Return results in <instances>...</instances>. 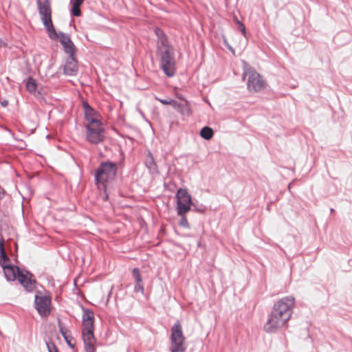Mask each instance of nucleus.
Segmentation results:
<instances>
[{"label": "nucleus", "mask_w": 352, "mask_h": 352, "mask_svg": "<svg viewBox=\"0 0 352 352\" xmlns=\"http://www.w3.org/2000/svg\"><path fill=\"white\" fill-rule=\"evenodd\" d=\"M294 298L285 297L278 300L268 316L263 329L267 333H273L283 327L292 316V310L294 307Z\"/></svg>", "instance_id": "f257e3e1"}, {"label": "nucleus", "mask_w": 352, "mask_h": 352, "mask_svg": "<svg viewBox=\"0 0 352 352\" xmlns=\"http://www.w3.org/2000/svg\"><path fill=\"white\" fill-rule=\"evenodd\" d=\"M94 314L89 309H85L82 316V336L86 352H95L96 339L94 335Z\"/></svg>", "instance_id": "f03ea898"}, {"label": "nucleus", "mask_w": 352, "mask_h": 352, "mask_svg": "<svg viewBox=\"0 0 352 352\" xmlns=\"http://www.w3.org/2000/svg\"><path fill=\"white\" fill-rule=\"evenodd\" d=\"M37 6L41 20L50 38L57 36L52 20V9L49 0H37Z\"/></svg>", "instance_id": "7ed1b4c3"}, {"label": "nucleus", "mask_w": 352, "mask_h": 352, "mask_svg": "<svg viewBox=\"0 0 352 352\" xmlns=\"http://www.w3.org/2000/svg\"><path fill=\"white\" fill-rule=\"evenodd\" d=\"M170 352H184L186 351V338L179 321L175 323L170 329Z\"/></svg>", "instance_id": "20e7f679"}, {"label": "nucleus", "mask_w": 352, "mask_h": 352, "mask_svg": "<svg viewBox=\"0 0 352 352\" xmlns=\"http://www.w3.org/2000/svg\"><path fill=\"white\" fill-rule=\"evenodd\" d=\"M117 172V164L111 162H102L96 170V180L98 184L105 187V184L113 179Z\"/></svg>", "instance_id": "39448f33"}, {"label": "nucleus", "mask_w": 352, "mask_h": 352, "mask_svg": "<svg viewBox=\"0 0 352 352\" xmlns=\"http://www.w3.org/2000/svg\"><path fill=\"white\" fill-rule=\"evenodd\" d=\"M157 51L161 56L162 69L168 76H173L175 74V60L170 47H158Z\"/></svg>", "instance_id": "423d86ee"}, {"label": "nucleus", "mask_w": 352, "mask_h": 352, "mask_svg": "<svg viewBox=\"0 0 352 352\" xmlns=\"http://www.w3.org/2000/svg\"><path fill=\"white\" fill-rule=\"evenodd\" d=\"M34 305L41 317L48 316L52 309L50 295L38 292L35 296Z\"/></svg>", "instance_id": "0eeeda50"}, {"label": "nucleus", "mask_w": 352, "mask_h": 352, "mask_svg": "<svg viewBox=\"0 0 352 352\" xmlns=\"http://www.w3.org/2000/svg\"><path fill=\"white\" fill-rule=\"evenodd\" d=\"M248 78L247 86L250 91H259L264 89L265 82L254 69L248 67L243 72V78Z\"/></svg>", "instance_id": "6e6552de"}, {"label": "nucleus", "mask_w": 352, "mask_h": 352, "mask_svg": "<svg viewBox=\"0 0 352 352\" xmlns=\"http://www.w3.org/2000/svg\"><path fill=\"white\" fill-rule=\"evenodd\" d=\"M104 129L101 122L87 124L86 138L91 144H99L104 140Z\"/></svg>", "instance_id": "1a4fd4ad"}, {"label": "nucleus", "mask_w": 352, "mask_h": 352, "mask_svg": "<svg viewBox=\"0 0 352 352\" xmlns=\"http://www.w3.org/2000/svg\"><path fill=\"white\" fill-rule=\"evenodd\" d=\"M176 197L177 214H186L192 205L191 197L186 190L180 188L177 190Z\"/></svg>", "instance_id": "9d476101"}, {"label": "nucleus", "mask_w": 352, "mask_h": 352, "mask_svg": "<svg viewBox=\"0 0 352 352\" xmlns=\"http://www.w3.org/2000/svg\"><path fill=\"white\" fill-rule=\"evenodd\" d=\"M28 292H32L35 288V280L33 275L26 270H21L16 278Z\"/></svg>", "instance_id": "9b49d317"}, {"label": "nucleus", "mask_w": 352, "mask_h": 352, "mask_svg": "<svg viewBox=\"0 0 352 352\" xmlns=\"http://www.w3.org/2000/svg\"><path fill=\"white\" fill-rule=\"evenodd\" d=\"M53 38H58L60 43L64 47L65 51L69 55H74L76 47L73 42L71 41L68 35L63 33H57V36Z\"/></svg>", "instance_id": "f8f14e48"}, {"label": "nucleus", "mask_w": 352, "mask_h": 352, "mask_svg": "<svg viewBox=\"0 0 352 352\" xmlns=\"http://www.w3.org/2000/svg\"><path fill=\"white\" fill-rule=\"evenodd\" d=\"M77 60L74 55H69L65 64L63 66L64 74L69 76H75L78 72Z\"/></svg>", "instance_id": "ddd939ff"}, {"label": "nucleus", "mask_w": 352, "mask_h": 352, "mask_svg": "<svg viewBox=\"0 0 352 352\" xmlns=\"http://www.w3.org/2000/svg\"><path fill=\"white\" fill-rule=\"evenodd\" d=\"M173 107L182 116H189L192 113L190 103L186 99H183L182 102H179L175 100Z\"/></svg>", "instance_id": "4468645a"}, {"label": "nucleus", "mask_w": 352, "mask_h": 352, "mask_svg": "<svg viewBox=\"0 0 352 352\" xmlns=\"http://www.w3.org/2000/svg\"><path fill=\"white\" fill-rule=\"evenodd\" d=\"M84 109L86 120L87 121V124L101 122L99 114H98L88 104H85Z\"/></svg>", "instance_id": "2eb2a0df"}, {"label": "nucleus", "mask_w": 352, "mask_h": 352, "mask_svg": "<svg viewBox=\"0 0 352 352\" xmlns=\"http://www.w3.org/2000/svg\"><path fill=\"white\" fill-rule=\"evenodd\" d=\"M21 270L18 267L12 265L6 267L3 270V273L8 280L12 281L17 278Z\"/></svg>", "instance_id": "dca6fc26"}, {"label": "nucleus", "mask_w": 352, "mask_h": 352, "mask_svg": "<svg viewBox=\"0 0 352 352\" xmlns=\"http://www.w3.org/2000/svg\"><path fill=\"white\" fill-rule=\"evenodd\" d=\"M155 34L158 38V44H157V48L158 47H165L169 46L167 42L166 37L160 28H156L155 29Z\"/></svg>", "instance_id": "f3484780"}, {"label": "nucleus", "mask_w": 352, "mask_h": 352, "mask_svg": "<svg viewBox=\"0 0 352 352\" xmlns=\"http://www.w3.org/2000/svg\"><path fill=\"white\" fill-rule=\"evenodd\" d=\"M26 88L30 93L36 94L37 84L35 79L29 78L26 83Z\"/></svg>", "instance_id": "a211bd4d"}, {"label": "nucleus", "mask_w": 352, "mask_h": 352, "mask_svg": "<svg viewBox=\"0 0 352 352\" xmlns=\"http://www.w3.org/2000/svg\"><path fill=\"white\" fill-rule=\"evenodd\" d=\"M213 135V130L209 126H204L200 131V135L205 140H210Z\"/></svg>", "instance_id": "6ab92c4d"}, {"label": "nucleus", "mask_w": 352, "mask_h": 352, "mask_svg": "<svg viewBox=\"0 0 352 352\" xmlns=\"http://www.w3.org/2000/svg\"><path fill=\"white\" fill-rule=\"evenodd\" d=\"M8 258L4 249V239L0 234V261H8Z\"/></svg>", "instance_id": "aec40b11"}, {"label": "nucleus", "mask_w": 352, "mask_h": 352, "mask_svg": "<svg viewBox=\"0 0 352 352\" xmlns=\"http://www.w3.org/2000/svg\"><path fill=\"white\" fill-rule=\"evenodd\" d=\"M181 216V219L179 221V226L184 227L185 228H189L190 226L187 218L186 217V214H179Z\"/></svg>", "instance_id": "412c9836"}, {"label": "nucleus", "mask_w": 352, "mask_h": 352, "mask_svg": "<svg viewBox=\"0 0 352 352\" xmlns=\"http://www.w3.org/2000/svg\"><path fill=\"white\" fill-rule=\"evenodd\" d=\"M80 5L77 3H73L72 8V14L75 16H79L81 15V11L80 9Z\"/></svg>", "instance_id": "4be33fe9"}, {"label": "nucleus", "mask_w": 352, "mask_h": 352, "mask_svg": "<svg viewBox=\"0 0 352 352\" xmlns=\"http://www.w3.org/2000/svg\"><path fill=\"white\" fill-rule=\"evenodd\" d=\"M132 274L136 282H142L140 270L138 268H134L133 270Z\"/></svg>", "instance_id": "5701e85b"}, {"label": "nucleus", "mask_w": 352, "mask_h": 352, "mask_svg": "<svg viewBox=\"0 0 352 352\" xmlns=\"http://www.w3.org/2000/svg\"><path fill=\"white\" fill-rule=\"evenodd\" d=\"M155 98H156V100L160 101L163 104H165V105H168H168H171L173 107L175 101L174 100H163V99L158 98L157 97Z\"/></svg>", "instance_id": "b1692460"}, {"label": "nucleus", "mask_w": 352, "mask_h": 352, "mask_svg": "<svg viewBox=\"0 0 352 352\" xmlns=\"http://www.w3.org/2000/svg\"><path fill=\"white\" fill-rule=\"evenodd\" d=\"M135 291L143 292L144 287L142 282H136V285L135 286Z\"/></svg>", "instance_id": "393cba45"}, {"label": "nucleus", "mask_w": 352, "mask_h": 352, "mask_svg": "<svg viewBox=\"0 0 352 352\" xmlns=\"http://www.w3.org/2000/svg\"><path fill=\"white\" fill-rule=\"evenodd\" d=\"M236 23L239 24V28L240 30V31L242 32V34H243V36H245V25L241 23L239 20L236 19Z\"/></svg>", "instance_id": "a878e982"}, {"label": "nucleus", "mask_w": 352, "mask_h": 352, "mask_svg": "<svg viewBox=\"0 0 352 352\" xmlns=\"http://www.w3.org/2000/svg\"><path fill=\"white\" fill-rule=\"evenodd\" d=\"M0 265L1 266V267L3 268V270L4 269H6V267H9L12 265L10 263V258H8V261H0Z\"/></svg>", "instance_id": "bb28decb"}, {"label": "nucleus", "mask_w": 352, "mask_h": 352, "mask_svg": "<svg viewBox=\"0 0 352 352\" xmlns=\"http://www.w3.org/2000/svg\"><path fill=\"white\" fill-rule=\"evenodd\" d=\"M60 333L62 334V336L65 338L67 336H68L69 334V331H67L65 328L64 327H60Z\"/></svg>", "instance_id": "cd10ccee"}, {"label": "nucleus", "mask_w": 352, "mask_h": 352, "mask_svg": "<svg viewBox=\"0 0 352 352\" xmlns=\"http://www.w3.org/2000/svg\"><path fill=\"white\" fill-rule=\"evenodd\" d=\"M64 338H65V341L67 342V343L69 346H74V345L72 344V340L73 338L70 335H69L68 336H67V337H65Z\"/></svg>", "instance_id": "c85d7f7f"}, {"label": "nucleus", "mask_w": 352, "mask_h": 352, "mask_svg": "<svg viewBox=\"0 0 352 352\" xmlns=\"http://www.w3.org/2000/svg\"><path fill=\"white\" fill-rule=\"evenodd\" d=\"M84 0H74V3H77L80 6L83 3Z\"/></svg>", "instance_id": "c756f323"}, {"label": "nucleus", "mask_w": 352, "mask_h": 352, "mask_svg": "<svg viewBox=\"0 0 352 352\" xmlns=\"http://www.w3.org/2000/svg\"><path fill=\"white\" fill-rule=\"evenodd\" d=\"M1 104L3 107H6L8 104V102L7 100H4L3 102H1Z\"/></svg>", "instance_id": "7c9ffc66"}, {"label": "nucleus", "mask_w": 352, "mask_h": 352, "mask_svg": "<svg viewBox=\"0 0 352 352\" xmlns=\"http://www.w3.org/2000/svg\"><path fill=\"white\" fill-rule=\"evenodd\" d=\"M176 96L179 98L180 100H182L183 101V99H185L183 96H182L181 95L178 94H176Z\"/></svg>", "instance_id": "2f4dec72"}, {"label": "nucleus", "mask_w": 352, "mask_h": 352, "mask_svg": "<svg viewBox=\"0 0 352 352\" xmlns=\"http://www.w3.org/2000/svg\"><path fill=\"white\" fill-rule=\"evenodd\" d=\"M50 352H53L52 351L50 350ZM55 352H57L56 349H55Z\"/></svg>", "instance_id": "473e14b6"}]
</instances>
